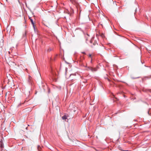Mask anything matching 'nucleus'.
<instances>
[{"mask_svg":"<svg viewBox=\"0 0 151 151\" xmlns=\"http://www.w3.org/2000/svg\"><path fill=\"white\" fill-rule=\"evenodd\" d=\"M87 70H91V71H96L97 70V69L96 68H93L91 67H87Z\"/></svg>","mask_w":151,"mask_h":151,"instance_id":"1","label":"nucleus"},{"mask_svg":"<svg viewBox=\"0 0 151 151\" xmlns=\"http://www.w3.org/2000/svg\"><path fill=\"white\" fill-rule=\"evenodd\" d=\"M28 82L29 84H32V78L30 76H29V77L28 79Z\"/></svg>","mask_w":151,"mask_h":151,"instance_id":"2","label":"nucleus"},{"mask_svg":"<svg viewBox=\"0 0 151 151\" xmlns=\"http://www.w3.org/2000/svg\"><path fill=\"white\" fill-rule=\"evenodd\" d=\"M90 42L91 43H93V45H97L96 41L94 40V39H92L91 40Z\"/></svg>","mask_w":151,"mask_h":151,"instance_id":"3","label":"nucleus"},{"mask_svg":"<svg viewBox=\"0 0 151 151\" xmlns=\"http://www.w3.org/2000/svg\"><path fill=\"white\" fill-rule=\"evenodd\" d=\"M29 19H30V21H31V23L33 25V27L34 29H35V23L33 21V19H31V18H29Z\"/></svg>","mask_w":151,"mask_h":151,"instance_id":"4","label":"nucleus"},{"mask_svg":"<svg viewBox=\"0 0 151 151\" xmlns=\"http://www.w3.org/2000/svg\"><path fill=\"white\" fill-rule=\"evenodd\" d=\"M67 118V116L66 115H64L62 117V119L63 120H65Z\"/></svg>","mask_w":151,"mask_h":151,"instance_id":"5","label":"nucleus"},{"mask_svg":"<svg viewBox=\"0 0 151 151\" xmlns=\"http://www.w3.org/2000/svg\"><path fill=\"white\" fill-rule=\"evenodd\" d=\"M37 149L39 151H41V147L40 145L37 146Z\"/></svg>","mask_w":151,"mask_h":151,"instance_id":"6","label":"nucleus"},{"mask_svg":"<svg viewBox=\"0 0 151 151\" xmlns=\"http://www.w3.org/2000/svg\"><path fill=\"white\" fill-rule=\"evenodd\" d=\"M12 63H14V62H9V65H10H10H12Z\"/></svg>","mask_w":151,"mask_h":151,"instance_id":"7","label":"nucleus"},{"mask_svg":"<svg viewBox=\"0 0 151 151\" xmlns=\"http://www.w3.org/2000/svg\"><path fill=\"white\" fill-rule=\"evenodd\" d=\"M51 50V49H49L47 50V52H49Z\"/></svg>","mask_w":151,"mask_h":151,"instance_id":"8","label":"nucleus"},{"mask_svg":"<svg viewBox=\"0 0 151 151\" xmlns=\"http://www.w3.org/2000/svg\"><path fill=\"white\" fill-rule=\"evenodd\" d=\"M89 57L91 58H92L91 55V54H89Z\"/></svg>","mask_w":151,"mask_h":151,"instance_id":"9","label":"nucleus"},{"mask_svg":"<svg viewBox=\"0 0 151 151\" xmlns=\"http://www.w3.org/2000/svg\"><path fill=\"white\" fill-rule=\"evenodd\" d=\"M22 104L21 103H20L18 105V107H19L21 106Z\"/></svg>","mask_w":151,"mask_h":151,"instance_id":"10","label":"nucleus"},{"mask_svg":"<svg viewBox=\"0 0 151 151\" xmlns=\"http://www.w3.org/2000/svg\"><path fill=\"white\" fill-rule=\"evenodd\" d=\"M0 147H3V145L2 144H1V145H0Z\"/></svg>","mask_w":151,"mask_h":151,"instance_id":"11","label":"nucleus"},{"mask_svg":"<svg viewBox=\"0 0 151 151\" xmlns=\"http://www.w3.org/2000/svg\"><path fill=\"white\" fill-rule=\"evenodd\" d=\"M115 67H116V65H114V68Z\"/></svg>","mask_w":151,"mask_h":151,"instance_id":"12","label":"nucleus"},{"mask_svg":"<svg viewBox=\"0 0 151 151\" xmlns=\"http://www.w3.org/2000/svg\"><path fill=\"white\" fill-rule=\"evenodd\" d=\"M82 53L83 54H85V52H82Z\"/></svg>","mask_w":151,"mask_h":151,"instance_id":"13","label":"nucleus"},{"mask_svg":"<svg viewBox=\"0 0 151 151\" xmlns=\"http://www.w3.org/2000/svg\"><path fill=\"white\" fill-rule=\"evenodd\" d=\"M92 58H91V63H92Z\"/></svg>","mask_w":151,"mask_h":151,"instance_id":"14","label":"nucleus"},{"mask_svg":"<svg viewBox=\"0 0 151 151\" xmlns=\"http://www.w3.org/2000/svg\"><path fill=\"white\" fill-rule=\"evenodd\" d=\"M86 35L88 37L89 36V35H88V34H86Z\"/></svg>","mask_w":151,"mask_h":151,"instance_id":"15","label":"nucleus"},{"mask_svg":"<svg viewBox=\"0 0 151 151\" xmlns=\"http://www.w3.org/2000/svg\"><path fill=\"white\" fill-rule=\"evenodd\" d=\"M108 80L109 81H110V80L108 78Z\"/></svg>","mask_w":151,"mask_h":151,"instance_id":"16","label":"nucleus"},{"mask_svg":"<svg viewBox=\"0 0 151 151\" xmlns=\"http://www.w3.org/2000/svg\"><path fill=\"white\" fill-rule=\"evenodd\" d=\"M18 2H19V3L20 2H19V0H18Z\"/></svg>","mask_w":151,"mask_h":151,"instance_id":"17","label":"nucleus"}]
</instances>
